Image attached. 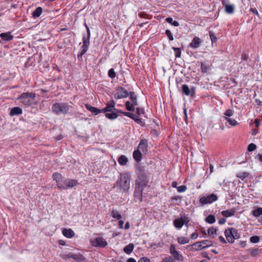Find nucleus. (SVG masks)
Segmentation results:
<instances>
[{"label": "nucleus", "mask_w": 262, "mask_h": 262, "mask_svg": "<svg viewBox=\"0 0 262 262\" xmlns=\"http://www.w3.org/2000/svg\"><path fill=\"white\" fill-rule=\"evenodd\" d=\"M136 97L134 96V93L132 92V118L136 123L141 126L145 125L144 121L143 118L145 117L144 115V110L143 108L138 106Z\"/></svg>", "instance_id": "nucleus-1"}, {"label": "nucleus", "mask_w": 262, "mask_h": 262, "mask_svg": "<svg viewBox=\"0 0 262 262\" xmlns=\"http://www.w3.org/2000/svg\"><path fill=\"white\" fill-rule=\"evenodd\" d=\"M36 97V94L33 92L23 93L17 98L20 102L27 106H31L35 104L34 100Z\"/></svg>", "instance_id": "nucleus-2"}, {"label": "nucleus", "mask_w": 262, "mask_h": 262, "mask_svg": "<svg viewBox=\"0 0 262 262\" xmlns=\"http://www.w3.org/2000/svg\"><path fill=\"white\" fill-rule=\"evenodd\" d=\"M71 107L67 103L56 102L52 106V111L56 115H66L69 113Z\"/></svg>", "instance_id": "nucleus-3"}, {"label": "nucleus", "mask_w": 262, "mask_h": 262, "mask_svg": "<svg viewBox=\"0 0 262 262\" xmlns=\"http://www.w3.org/2000/svg\"><path fill=\"white\" fill-rule=\"evenodd\" d=\"M121 189L124 191H128L130 187V178L127 173H122L120 174V178L119 181L117 182Z\"/></svg>", "instance_id": "nucleus-4"}, {"label": "nucleus", "mask_w": 262, "mask_h": 262, "mask_svg": "<svg viewBox=\"0 0 262 262\" xmlns=\"http://www.w3.org/2000/svg\"><path fill=\"white\" fill-rule=\"evenodd\" d=\"M225 235L229 243H233L235 239L239 238L237 230L234 228H228L225 231Z\"/></svg>", "instance_id": "nucleus-5"}, {"label": "nucleus", "mask_w": 262, "mask_h": 262, "mask_svg": "<svg viewBox=\"0 0 262 262\" xmlns=\"http://www.w3.org/2000/svg\"><path fill=\"white\" fill-rule=\"evenodd\" d=\"M53 179L56 181L57 187L59 189H63L67 179H64L62 174L58 172H54L52 174Z\"/></svg>", "instance_id": "nucleus-6"}, {"label": "nucleus", "mask_w": 262, "mask_h": 262, "mask_svg": "<svg viewBox=\"0 0 262 262\" xmlns=\"http://www.w3.org/2000/svg\"><path fill=\"white\" fill-rule=\"evenodd\" d=\"M90 37H86L85 35H83L82 37V42L83 45L81 47V51L78 54L77 57L79 60L82 58L83 55L87 52L89 47L90 46Z\"/></svg>", "instance_id": "nucleus-7"}, {"label": "nucleus", "mask_w": 262, "mask_h": 262, "mask_svg": "<svg viewBox=\"0 0 262 262\" xmlns=\"http://www.w3.org/2000/svg\"><path fill=\"white\" fill-rule=\"evenodd\" d=\"M217 196L213 193L210 194L207 196H204L200 198V202L202 204H210L217 200Z\"/></svg>", "instance_id": "nucleus-8"}, {"label": "nucleus", "mask_w": 262, "mask_h": 262, "mask_svg": "<svg viewBox=\"0 0 262 262\" xmlns=\"http://www.w3.org/2000/svg\"><path fill=\"white\" fill-rule=\"evenodd\" d=\"M91 244L94 247L101 248H104L107 245L106 240L101 237H96L94 240H91Z\"/></svg>", "instance_id": "nucleus-9"}, {"label": "nucleus", "mask_w": 262, "mask_h": 262, "mask_svg": "<svg viewBox=\"0 0 262 262\" xmlns=\"http://www.w3.org/2000/svg\"><path fill=\"white\" fill-rule=\"evenodd\" d=\"M144 156L147 155L148 151V143L146 140H142L139 143L137 149Z\"/></svg>", "instance_id": "nucleus-10"}, {"label": "nucleus", "mask_w": 262, "mask_h": 262, "mask_svg": "<svg viewBox=\"0 0 262 262\" xmlns=\"http://www.w3.org/2000/svg\"><path fill=\"white\" fill-rule=\"evenodd\" d=\"M169 252L175 259L179 261H182L183 260V256L179 254V253L176 250V247L174 245H170Z\"/></svg>", "instance_id": "nucleus-11"}, {"label": "nucleus", "mask_w": 262, "mask_h": 262, "mask_svg": "<svg viewBox=\"0 0 262 262\" xmlns=\"http://www.w3.org/2000/svg\"><path fill=\"white\" fill-rule=\"evenodd\" d=\"M128 95V92L122 87H119L117 90V92L115 94V98L116 99H120L127 97Z\"/></svg>", "instance_id": "nucleus-12"}, {"label": "nucleus", "mask_w": 262, "mask_h": 262, "mask_svg": "<svg viewBox=\"0 0 262 262\" xmlns=\"http://www.w3.org/2000/svg\"><path fill=\"white\" fill-rule=\"evenodd\" d=\"M187 249L189 251H196L203 249V245L201 243V242H198L192 245L187 246Z\"/></svg>", "instance_id": "nucleus-13"}, {"label": "nucleus", "mask_w": 262, "mask_h": 262, "mask_svg": "<svg viewBox=\"0 0 262 262\" xmlns=\"http://www.w3.org/2000/svg\"><path fill=\"white\" fill-rule=\"evenodd\" d=\"M115 102L114 100H111L106 104V106L102 109L103 113L113 112V110H116L115 108Z\"/></svg>", "instance_id": "nucleus-14"}, {"label": "nucleus", "mask_w": 262, "mask_h": 262, "mask_svg": "<svg viewBox=\"0 0 262 262\" xmlns=\"http://www.w3.org/2000/svg\"><path fill=\"white\" fill-rule=\"evenodd\" d=\"M85 106L88 110L93 113L94 115H97L99 113H103L102 109H98L89 104H85Z\"/></svg>", "instance_id": "nucleus-15"}, {"label": "nucleus", "mask_w": 262, "mask_h": 262, "mask_svg": "<svg viewBox=\"0 0 262 262\" xmlns=\"http://www.w3.org/2000/svg\"><path fill=\"white\" fill-rule=\"evenodd\" d=\"M78 183L77 180L74 179H71L68 182H66L65 185L64 186V188L63 189H67L69 188L73 187L77 185H78Z\"/></svg>", "instance_id": "nucleus-16"}, {"label": "nucleus", "mask_w": 262, "mask_h": 262, "mask_svg": "<svg viewBox=\"0 0 262 262\" xmlns=\"http://www.w3.org/2000/svg\"><path fill=\"white\" fill-rule=\"evenodd\" d=\"M0 37L3 40L6 41H10L13 38V36L10 32L2 33L0 34Z\"/></svg>", "instance_id": "nucleus-17"}, {"label": "nucleus", "mask_w": 262, "mask_h": 262, "mask_svg": "<svg viewBox=\"0 0 262 262\" xmlns=\"http://www.w3.org/2000/svg\"><path fill=\"white\" fill-rule=\"evenodd\" d=\"M201 43V39L198 37H194L189 44V46L192 48H197L200 46Z\"/></svg>", "instance_id": "nucleus-18"}, {"label": "nucleus", "mask_w": 262, "mask_h": 262, "mask_svg": "<svg viewBox=\"0 0 262 262\" xmlns=\"http://www.w3.org/2000/svg\"><path fill=\"white\" fill-rule=\"evenodd\" d=\"M62 234L67 238H71L75 235L74 232L71 229H63L62 230Z\"/></svg>", "instance_id": "nucleus-19"}, {"label": "nucleus", "mask_w": 262, "mask_h": 262, "mask_svg": "<svg viewBox=\"0 0 262 262\" xmlns=\"http://www.w3.org/2000/svg\"><path fill=\"white\" fill-rule=\"evenodd\" d=\"M142 188L140 186L136 187L134 192V196L135 199L139 200V202L142 201V195H141Z\"/></svg>", "instance_id": "nucleus-20"}, {"label": "nucleus", "mask_w": 262, "mask_h": 262, "mask_svg": "<svg viewBox=\"0 0 262 262\" xmlns=\"http://www.w3.org/2000/svg\"><path fill=\"white\" fill-rule=\"evenodd\" d=\"M23 113L22 109L20 108L19 107H13L10 112V115L11 116H14L16 115H19Z\"/></svg>", "instance_id": "nucleus-21"}, {"label": "nucleus", "mask_w": 262, "mask_h": 262, "mask_svg": "<svg viewBox=\"0 0 262 262\" xmlns=\"http://www.w3.org/2000/svg\"><path fill=\"white\" fill-rule=\"evenodd\" d=\"M144 155L142 154L139 150H135L133 152V158L137 162H139L141 161L143 156Z\"/></svg>", "instance_id": "nucleus-22"}, {"label": "nucleus", "mask_w": 262, "mask_h": 262, "mask_svg": "<svg viewBox=\"0 0 262 262\" xmlns=\"http://www.w3.org/2000/svg\"><path fill=\"white\" fill-rule=\"evenodd\" d=\"M235 212H236L235 209L233 208V209H231L230 210L223 211L222 212V214L224 216H225L226 217H230L231 216H233L235 214Z\"/></svg>", "instance_id": "nucleus-23"}, {"label": "nucleus", "mask_w": 262, "mask_h": 262, "mask_svg": "<svg viewBox=\"0 0 262 262\" xmlns=\"http://www.w3.org/2000/svg\"><path fill=\"white\" fill-rule=\"evenodd\" d=\"M184 224V221L182 219H177L174 220L173 221V225L174 227L179 229H181Z\"/></svg>", "instance_id": "nucleus-24"}, {"label": "nucleus", "mask_w": 262, "mask_h": 262, "mask_svg": "<svg viewBox=\"0 0 262 262\" xmlns=\"http://www.w3.org/2000/svg\"><path fill=\"white\" fill-rule=\"evenodd\" d=\"M42 12V9L40 7H37L32 13V17L37 18L40 16Z\"/></svg>", "instance_id": "nucleus-25"}, {"label": "nucleus", "mask_w": 262, "mask_h": 262, "mask_svg": "<svg viewBox=\"0 0 262 262\" xmlns=\"http://www.w3.org/2000/svg\"><path fill=\"white\" fill-rule=\"evenodd\" d=\"M235 7L234 5H226L225 6V12L228 14H232L234 11Z\"/></svg>", "instance_id": "nucleus-26"}, {"label": "nucleus", "mask_w": 262, "mask_h": 262, "mask_svg": "<svg viewBox=\"0 0 262 262\" xmlns=\"http://www.w3.org/2000/svg\"><path fill=\"white\" fill-rule=\"evenodd\" d=\"M73 259L78 262L83 261L85 259L83 255L81 254H73Z\"/></svg>", "instance_id": "nucleus-27"}, {"label": "nucleus", "mask_w": 262, "mask_h": 262, "mask_svg": "<svg viewBox=\"0 0 262 262\" xmlns=\"http://www.w3.org/2000/svg\"><path fill=\"white\" fill-rule=\"evenodd\" d=\"M118 161L121 165H125L128 161V159L125 156L122 155L118 158Z\"/></svg>", "instance_id": "nucleus-28"}, {"label": "nucleus", "mask_w": 262, "mask_h": 262, "mask_svg": "<svg viewBox=\"0 0 262 262\" xmlns=\"http://www.w3.org/2000/svg\"><path fill=\"white\" fill-rule=\"evenodd\" d=\"M111 215L113 218L116 219L117 220H120L122 218L121 214L118 211L116 210H112L111 212Z\"/></svg>", "instance_id": "nucleus-29"}, {"label": "nucleus", "mask_w": 262, "mask_h": 262, "mask_svg": "<svg viewBox=\"0 0 262 262\" xmlns=\"http://www.w3.org/2000/svg\"><path fill=\"white\" fill-rule=\"evenodd\" d=\"M178 242L180 244H185L188 243L189 239L188 237H179L177 238Z\"/></svg>", "instance_id": "nucleus-30"}, {"label": "nucleus", "mask_w": 262, "mask_h": 262, "mask_svg": "<svg viewBox=\"0 0 262 262\" xmlns=\"http://www.w3.org/2000/svg\"><path fill=\"white\" fill-rule=\"evenodd\" d=\"M249 176V173L247 172H239L237 173L236 177L241 179L242 180H244Z\"/></svg>", "instance_id": "nucleus-31"}, {"label": "nucleus", "mask_w": 262, "mask_h": 262, "mask_svg": "<svg viewBox=\"0 0 262 262\" xmlns=\"http://www.w3.org/2000/svg\"><path fill=\"white\" fill-rule=\"evenodd\" d=\"M201 243L203 245V249L210 247L212 245V242L209 240H203L200 241Z\"/></svg>", "instance_id": "nucleus-32"}, {"label": "nucleus", "mask_w": 262, "mask_h": 262, "mask_svg": "<svg viewBox=\"0 0 262 262\" xmlns=\"http://www.w3.org/2000/svg\"><path fill=\"white\" fill-rule=\"evenodd\" d=\"M205 221L208 223L213 224L215 222V217L213 215L210 214L206 217Z\"/></svg>", "instance_id": "nucleus-33"}, {"label": "nucleus", "mask_w": 262, "mask_h": 262, "mask_svg": "<svg viewBox=\"0 0 262 262\" xmlns=\"http://www.w3.org/2000/svg\"><path fill=\"white\" fill-rule=\"evenodd\" d=\"M110 113H106L105 117L110 119H116L118 115L117 113L111 112Z\"/></svg>", "instance_id": "nucleus-34"}, {"label": "nucleus", "mask_w": 262, "mask_h": 262, "mask_svg": "<svg viewBox=\"0 0 262 262\" xmlns=\"http://www.w3.org/2000/svg\"><path fill=\"white\" fill-rule=\"evenodd\" d=\"M182 92L187 96L190 95V90L187 84H183L182 85Z\"/></svg>", "instance_id": "nucleus-35"}, {"label": "nucleus", "mask_w": 262, "mask_h": 262, "mask_svg": "<svg viewBox=\"0 0 262 262\" xmlns=\"http://www.w3.org/2000/svg\"><path fill=\"white\" fill-rule=\"evenodd\" d=\"M252 214L255 216L258 217L262 214V208L259 207L252 211Z\"/></svg>", "instance_id": "nucleus-36"}, {"label": "nucleus", "mask_w": 262, "mask_h": 262, "mask_svg": "<svg viewBox=\"0 0 262 262\" xmlns=\"http://www.w3.org/2000/svg\"><path fill=\"white\" fill-rule=\"evenodd\" d=\"M166 20L167 23L175 27H178L179 26V23L177 21H173L172 18L171 17H167L166 19Z\"/></svg>", "instance_id": "nucleus-37"}, {"label": "nucleus", "mask_w": 262, "mask_h": 262, "mask_svg": "<svg viewBox=\"0 0 262 262\" xmlns=\"http://www.w3.org/2000/svg\"><path fill=\"white\" fill-rule=\"evenodd\" d=\"M225 119L230 123L231 126H235L238 124L237 122L234 119H232L231 118L228 117H225Z\"/></svg>", "instance_id": "nucleus-38"}, {"label": "nucleus", "mask_w": 262, "mask_h": 262, "mask_svg": "<svg viewBox=\"0 0 262 262\" xmlns=\"http://www.w3.org/2000/svg\"><path fill=\"white\" fill-rule=\"evenodd\" d=\"M216 231H217V230H216V228L212 227L208 229V234L209 236H211L213 234H216Z\"/></svg>", "instance_id": "nucleus-39"}, {"label": "nucleus", "mask_w": 262, "mask_h": 262, "mask_svg": "<svg viewBox=\"0 0 262 262\" xmlns=\"http://www.w3.org/2000/svg\"><path fill=\"white\" fill-rule=\"evenodd\" d=\"M233 111L231 109H228L224 113L225 118L228 117L230 118L231 116L233 115Z\"/></svg>", "instance_id": "nucleus-40"}, {"label": "nucleus", "mask_w": 262, "mask_h": 262, "mask_svg": "<svg viewBox=\"0 0 262 262\" xmlns=\"http://www.w3.org/2000/svg\"><path fill=\"white\" fill-rule=\"evenodd\" d=\"M108 75L111 78H114L116 77V74L114 69H110L108 72Z\"/></svg>", "instance_id": "nucleus-41"}, {"label": "nucleus", "mask_w": 262, "mask_h": 262, "mask_svg": "<svg viewBox=\"0 0 262 262\" xmlns=\"http://www.w3.org/2000/svg\"><path fill=\"white\" fill-rule=\"evenodd\" d=\"M172 49L174 51L175 56L176 57H180L181 55V51L179 48L173 47Z\"/></svg>", "instance_id": "nucleus-42"}, {"label": "nucleus", "mask_w": 262, "mask_h": 262, "mask_svg": "<svg viewBox=\"0 0 262 262\" xmlns=\"http://www.w3.org/2000/svg\"><path fill=\"white\" fill-rule=\"evenodd\" d=\"M201 68L203 73H206L209 69V66L207 64L202 63L201 64Z\"/></svg>", "instance_id": "nucleus-43"}, {"label": "nucleus", "mask_w": 262, "mask_h": 262, "mask_svg": "<svg viewBox=\"0 0 262 262\" xmlns=\"http://www.w3.org/2000/svg\"><path fill=\"white\" fill-rule=\"evenodd\" d=\"M132 262H136V260L132 258ZM138 262H150V259L146 257H143L141 258Z\"/></svg>", "instance_id": "nucleus-44"}, {"label": "nucleus", "mask_w": 262, "mask_h": 262, "mask_svg": "<svg viewBox=\"0 0 262 262\" xmlns=\"http://www.w3.org/2000/svg\"><path fill=\"white\" fill-rule=\"evenodd\" d=\"M124 251L127 254L131 253V243L124 247Z\"/></svg>", "instance_id": "nucleus-45"}, {"label": "nucleus", "mask_w": 262, "mask_h": 262, "mask_svg": "<svg viewBox=\"0 0 262 262\" xmlns=\"http://www.w3.org/2000/svg\"><path fill=\"white\" fill-rule=\"evenodd\" d=\"M259 241V237L258 236H253L250 237V242L253 243H257Z\"/></svg>", "instance_id": "nucleus-46"}, {"label": "nucleus", "mask_w": 262, "mask_h": 262, "mask_svg": "<svg viewBox=\"0 0 262 262\" xmlns=\"http://www.w3.org/2000/svg\"><path fill=\"white\" fill-rule=\"evenodd\" d=\"M187 187L185 185H181L177 187V191L179 192H183L186 190Z\"/></svg>", "instance_id": "nucleus-47"}, {"label": "nucleus", "mask_w": 262, "mask_h": 262, "mask_svg": "<svg viewBox=\"0 0 262 262\" xmlns=\"http://www.w3.org/2000/svg\"><path fill=\"white\" fill-rule=\"evenodd\" d=\"M161 262H174V259L172 257L168 256L164 258Z\"/></svg>", "instance_id": "nucleus-48"}, {"label": "nucleus", "mask_w": 262, "mask_h": 262, "mask_svg": "<svg viewBox=\"0 0 262 262\" xmlns=\"http://www.w3.org/2000/svg\"><path fill=\"white\" fill-rule=\"evenodd\" d=\"M256 148V146L254 143H251L249 145L248 150L249 151H252L254 150Z\"/></svg>", "instance_id": "nucleus-49"}, {"label": "nucleus", "mask_w": 262, "mask_h": 262, "mask_svg": "<svg viewBox=\"0 0 262 262\" xmlns=\"http://www.w3.org/2000/svg\"><path fill=\"white\" fill-rule=\"evenodd\" d=\"M209 36L210 37V39L212 42H215L217 40V38L215 36L213 33L210 32H209Z\"/></svg>", "instance_id": "nucleus-50"}, {"label": "nucleus", "mask_w": 262, "mask_h": 262, "mask_svg": "<svg viewBox=\"0 0 262 262\" xmlns=\"http://www.w3.org/2000/svg\"><path fill=\"white\" fill-rule=\"evenodd\" d=\"M165 33L167 35V37H168V38L170 40H173V38L172 35V34H171V33L170 30H166V32H165Z\"/></svg>", "instance_id": "nucleus-51"}, {"label": "nucleus", "mask_w": 262, "mask_h": 262, "mask_svg": "<svg viewBox=\"0 0 262 262\" xmlns=\"http://www.w3.org/2000/svg\"><path fill=\"white\" fill-rule=\"evenodd\" d=\"M84 26L86 29V32H87V36L86 37H90L91 36V32H90V30L89 29V27H88V26L87 25V24L86 23H84Z\"/></svg>", "instance_id": "nucleus-52"}, {"label": "nucleus", "mask_w": 262, "mask_h": 262, "mask_svg": "<svg viewBox=\"0 0 262 262\" xmlns=\"http://www.w3.org/2000/svg\"><path fill=\"white\" fill-rule=\"evenodd\" d=\"M250 11H251V12H252L253 13H254L257 16H258V17L259 16V13L256 8H251L250 9Z\"/></svg>", "instance_id": "nucleus-53"}, {"label": "nucleus", "mask_w": 262, "mask_h": 262, "mask_svg": "<svg viewBox=\"0 0 262 262\" xmlns=\"http://www.w3.org/2000/svg\"><path fill=\"white\" fill-rule=\"evenodd\" d=\"M125 105L126 109L129 111H131V104H130V102L129 101L126 102Z\"/></svg>", "instance_id": "nucleus-54"}, {"label": "nucleus", "mask_w": 262, "mask_h": 262, "mask_svg": "<svg viewBox=\"0 0 262 262\" xmlns=\"http://www.w3.org/2000/svg\"><path fill=\"white\" fill-rule=\"evenodd\" d=\"M198 237V234L196 232H194L191 235V238L193 239L197 238Z\"/></svg>", "instance_id": "nucleus-55"}, {"label": "nucleus", "mask_w": 262, "mask_h": 262, "mask_svg": "<svg viewBox=\"0 0 262 262\" xmlns=\"http://www.w3.org/2000/svg\"><path fill=\"white\" fill-rule=\"evenodd\" d=\"M123 224H124V222L123 221H122V220L119 221V222H118V227H119V228L122 229L123 228Z\"/></svg>", "instance_id": "nucleus-56"}, {"label": "nucleus", "mask_w": 262, "mask_h": 262, "mask_svg": "<svg viewBox=\"0 0 262 262\" xmlns=\"http://www.w3.org/2000/svg\"><path fill=\"white\" fill-rule=\"evenodd\" d=\"M119 112L123 114L125 116H126L129 118H131V113H130V112H122L121 111H120Z\"/></svg>", "instance_id": "nucleus-57"}, {"label": "nucleus", "mask_w": 262, "mask_h": 262, "mask_svg": "<svg viewBox=\"0 0 262 262\" xmlns=\"http://www.w3.org/2000/svg\"><path fill=\"white\" fill-rule=\"evenodd\" d=\"M226 222V220L225 218H222L219 221V224L220 225H223L225 224V223Z\"/></svg>", "instance_id": "nucleus-58"}, {"label": "nucleus", "mask_w": 262, "mask_h": 262, "mask_svg": "<svg viewBox=\"0 0 262 262\" xmlns=\"http://www.w3.org/2000/svg\"><path fill=\"white\" fill-rule=\"evenodd\" d=\"M219 239L220 241L221 242L223 243H226V240L225 239V238H224V237H223L222 236H220L219 237Z\"/></svg>", "instance_id": "nucleus-59"}, {"label": "nucleus", "mask_w": 262, "mask_h": 262, "mask_svg": "<svg viewBox=\"0 0 262 262\" xmlns=\"http://www.w3.org/2000/svg\"><path fill=\"white\" fill-rule=\"evenodd\" d=\"M190 90V95L193 96L195 93V88L192 87Z\"/></svg>", "instance_id": "nucleus-60"}, {"label": "nucleus", "mask_w": 262, "mask_h": 262, "mask_svg": "<svg viewBox=\"0 0 262 262\" xmlns=\"http://www.w3.org/2000/svg\"><path fill=\"white\" fill-rule=\"evenodd\" d=\"M61 257L64 260H67L68 259H69L67 254L61 255Z\"/></svg>", "instance_id": "nucleus-61"}, {"label": "nucleus", "mask_w": 262, "mask_h": 262, "mask_svg": "<svg viewBox=\"0 0 262 262\" xmlns=\"http://www.w3.org/2000/svg\"><path fill=\"white\" fill-rule=\"evenodd\" d=\"M254 123L256 125V126L257 127H258L259 125H260V122H259V120L258 119H255L254 120Z\"/></svg>", "instance_id": "nucleus-62"}, {"label": "nucleus", "mask_w": 262, "mask_h": 262, "mask_svg": "<svg viewBox=\"0 0 262 262\" xmlns=\"http://www.w3.org/2000/svg\"><path fill=\"white\" fill-rule=\"evenodd\" d=\"M257 158L259 160L260 162H262V155L261 154H258L256 156Z\"/></svg>", "instance_id": "nucleus-63"}, {"label": "nucleus", "mask_w": 262, "mask_h": 262, "mask_svg": "<svg viewBox=\"0 0 262 262\" xmlns=\"http://www.w3.org/2000/svg\"><path fill=\"white\" fill-rule=\"evenodd\" d=\"M62 138H63V136L62 135H60L59 136H57V137H55V139L56 140H60Z\"/></svg>", "instance_id": "nucleus-64"}]
</instances>
